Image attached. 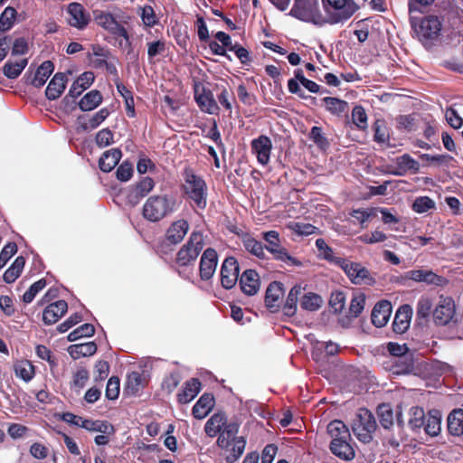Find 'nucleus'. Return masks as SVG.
<instances>
[{
    "mask_svg": "<svg viewBox=\"0 0 463 463\" xmlns=\"http://www.w3.org/2000/svg\"><path fill=\"white\" fill-rule=\"evenodd\" d=\"M455 303L449 297L439 298V303L433 311V317L436 324L447 325L454 317Z\"/></svg>",
    "mask_w": 463,
    "mask_h": 463,
    "instance_id": "nucleus-11",
    "label": "nucleus"
},
{
    "mask_svg": "<svg viewBox=\"0 0 463 463\" xmlns=\"http://www.w3.org/2000/svg\"><path fill=\"white\" fill-rule=\"evenodd\" d=\"M290 229L299 235H310L317 232L318 230L317 227L310 223L304 222H294L289 225Z\"/></svg>",
    "mask_w": 463,
    "mask_h": 463,
    "instance_id": "nucleus-61",
    "label": "nucleus"
},
{
    "mask_svg": "<svg viewBox=\"0 0 463 463\" xmlns=\"http://www.w3.org/2000/svg\"><path fill=\"white\" fill-rule=\"evenodd\" d=\"M119 379L116 376H112L109 379L106 387V397L109 400H115L119 394Z\"/></svg>",
    "mask_w": 463,
    "mask_h": 463,
    "instance_id": "nucleus-59",
    "label": "nucleus"
},
{
    "mask_svg": "<svg viewBox=\"0 0 463 463\" xmlns=\"http://www.w3.org/2000/svg\"><path fill=\"white\" fill-rule=\"evenodd\" d=\"M411 23L414 27L415 33H417L419 39L422 42L436 40L440 35L442 22L438 16H426L421 19L418 25L416 18L414 16H411Z\"/></svg>",
    "mask_w": 463,
    "mask_h": 463,
    "instance_id": "nucleus-8",
    "label": "nucleus"
},
{
    "mask_svg": "<svg viewBox=\"0 0 463 463\" xmlns=\"http://www.w3.org/2000/svg\"><path fill=\"white\" fill-rule=\"evenodd\" d=\"M352 119L354 124L359 129H365L367 128V115L365 110L361 106H355L352 111Z\"/></svg>",
    "mask_w": 463,
    "mask_h": 463,
    "instance_id": "nucleus-53",
    "label": "nucleus"
},
{
    "mask_svg": "<svg viewBox=\"0 0 463 463\" xmlns=\"http://www.w3.org/2000/svg\"><path fill=\"white\" fill-rule=\"evenodd\" d=\"M94 20L98 25L108 31L109 33L123 37L128 41V33L127 30L115 19L113 14L103 11L94 12Z\"/></svg>",
    "mask_w": 463,
    "mask_h": 463,
    "instance_id": "nucleus-10",
    "label": "nucleus"
},
{
    "mask_svg": "<svg viewBox=\"0 0 463 463\" xmlns=\"http://www.w3.org/2000/svg\"><path fill=\"white\" fill-rule=\"evenodd\" d=\"M155 186V183L150 177H144L138 183L136 184L133 188L131 194H129V198L135 203L139 201L140 198L145 197L147 194H149Z\"/></svg>",
    "mask_w": 463,
    "mask_h": 463,
    "instance_id": "nucleus-32",
    "label": "nucleus"
},
{
    "mask_svg": "<svg viewBox=\"0 0 463 463\" xmlns=\"http://www.w3.org/2000/svg\"><path fill=\"white\" fill-rule=\"evenodd\" d=\"M121 158V151L118 148H112L105 151L99 158V168L103 172H110Z\"/></svg>",
    "mask_w": 463,
    "mask_h": 463,
    "instance_id": "nucleus-31",
    "label": "nucleus"
},
{
    "mask_svg": "<svg viewBox=\"0 0 463 463\" xmlns=\"http://www.w3.org/2000/svg\"><path fill=\"white\" fill-rule=\"evenodd\" d=\"M448 430L454 436H459L463 433V410H454L449 415Z\"/></svg>",
    "mask_w": 463,
    "mask_h": 463,
    "instance_id": "nucleus-37",
    "label": "nucleus"
},
{
    "mask_svg": "<svg viewBox=\"0 0 463 463\" xmlns=\"http://www.w3.org/2000/svg\"><path fill=\"white\" fill-rule=\"evenodd\" d=\"M262 238L266 241L264 247L270 252L274 259L292 266L301 267L302 262L292 257L280 243L279 234L276 231H269L262 233Z\"/></svg>",
    "mask_w": 463,
    "mask_h": 463,
    "instance_id": "nucleus-6",
    "label": "nucleus"
},
{
    "mask_svg": "<svg viewBox=\"0 0 463 463\" xmlns=\"http://www.w3.org/2000/svg\"><path fill=\"white\" fill-rule=\"evenodd\" d=\"M435 202L428 196H420L412 203V210L418 213H424L434 209Z\"/></svg>",
    "mask_w": 463,
    "mask_h": 463,
    "instance_id": "nucleus-51",
    "label": "nucleus"
},
{
    "mask_svg": "<svg viewBox=\"0 0 463 463\" xmlns=\"http://www.w3.org/2000/svg\"><path fill=\"white\" fill-rule=\"evenodd\" d=\"M214 406V398L210 393L203 394L193 408V415L199 420L205 418Z\"/></svg>",
    "mask_w": 463,
    "mask_h": 463,
    "instance_id": "nucleus-27",
    "label": "nucleus"
},
{
    "mask_svg": "<svg viewBox=\"0 0 463 463\" xmlns=\"http://www.w3.org/2000/svg\"><path fill=\"white\" fill-rule=\"evenodd\" d=\"M317 257L330 263L338 265L343 258L335 255L333 249L322 238L316 241Z\"/></svg>",
    "mask_w": 463,
    "mask_h": 463,
    "instance_id": "nucleus-34",
    "label": "nucleus"
},
{
    "mask_svg": "<svg viewBox=\"0 0 463 463\" xmlns=\"http://www.w3.org/2000/svg\"><path fill=\"white\" fill-rule=\"evenodd\" d=\"M327 22L340 24L347 21L357 10L358 5L354 0H326Z\"/></svg>",
    "mask_w": 463,
    "mask_h": 463,
    "instance_id": "nucleus-7",
    "label": "nucleus"
},
{
    "mask_svg": "<svg viewBox=\"0 0 463 463\" xmlns=\"http://www.w3.org/2000/svg\"><path fill=\"white\" fill-rule=\"evenodd\" d=\"M89 380V372L85 368H80L73 375L72 386L78 390L82 389Z\"/></svg>",
    "mask_w": 463,
    "mask_h": 463,
    "instance_id": "nucleus-64",
    "label": "nucleus"
},
{
    "mask_svg": "<svg viewBox=\"0 0 463 463\" xmlns=\"http://www.w3.org/2000/svg\"><path fill=\"white\" fill-rule=\"evenodd\" d=\"M14 373L17 377L29 382L34 375V368L30 362L24 360L14 364Z\"/></svg>",
    "mask_w": 463,
    "mask_h": 463,
    "instance_id": "nucleus-47",
    "label": "nucleus"
},
{
    "mask_svg": "<svg viewBox=\"0 0 463 463\" xmlns=\"http://www.w3.org/2000/svg\"><path fill=\"white\" fill-rule=\"evenodd\" d=\"M195 100L201 109L206 113L215 114L219 109L213 93L203 88H202L200 92L199 87H195Z\"/></svg>",
    "mask_w": 463,
    "mask_h": 463,
    "instance_id": "nucleus-22",
    "label": "nucleus"
},
{
    "mask_svg": "<svg viewBox=\"0 0 463 463\" xmlns=\"http://www.w3.org/2000/svg\"><path fill=\"white\" fill-rule=\"evenodd\" d=\"M97 351V345L94 342L71 345L68 347V352L73 359H79L81 356H90Z\"/></svg>",
    "mask_w": 463,
    "mask_h": 463,
    "instance_id": "nucleus-35",
    "label": "nucleus"
},
{
    "mask_svg": "<svg viewBox=\"0 0 463 463\" xmlns=\"http://www.w3.org/2000/svg\"><path fill=\"white\" fill-rule=\"evenodd\" d=\"M189 223L184 219L173 222L165 233V242L169 245H177L183 241L189 231Z\"/></svg>",
    "mask_w": 463,
    "mask_h": 463,
    "instance_id": "nucleus-13",
    "label": "nucleus"
},
{
    "mask_svg": "<svg viewBox=\"0 0 463 463\" xmlns=\"http://www.w3.org/2000/svg\"><path fill=\"white\" fill-rule=\"evenodd\" d=\"M327 431L332 438L331 442H335V439H350V432L348 428L341 420H335L331 421L327 426Z\"/></svg>",
    "mask_w": 463,
    "mask_h": 463,
    "instance_id": "nucleus-38",
    "label": "nucleus"
},
{
    "mask_svg": "<svg viewBox=\"0 0 463 463\" xmlns=\"http://www.w3.org/2000/svg\"><path fill=\"white\" fill-rule=\"evenodd\" d=\"M386 368L393 374H408L414 369V360L412 354H405L400 357H390L386 363Z\"/></svg>",
    "mask_w": 463,
    "mask_h": 463,
    "instance_id": "nucleus-19",
    "label": "nucleus"
},
{
    "mask_svg": "<svg viewBox=\"0 0 463 463\" xmlns=\"http://www.w3.org/2000/svg\"><path fill=\"white\" fill-rule=\"evenodd\" d=\"M412 309L409 305L402 306L396 312L392 327L394 332L403 334L410 326Z\"/></svg>",
    "mask_w": 463,
    "mask_h": 463,
    "instance_id": "nucleus-24",
    "label": "nucleus"
},
{
    "mask_svg": "<svg viewBox=\"0 0 463 463\" xmlns=\"http://www.w3.org/2000/svg\"><path fill=\"white\" fill-rule=\"evenodd\" d=\"M341 267L351 281L354 284H362L369 279V271L363 267L360 263L351 262L347 260L342 259L337 265Z\"/></svg>",
    "mask_w": 463,
    "mask_h": 463,
    "instance_id": "nucleus-16",
    "label": "nucleus"
},
{
    "mask_svg": "<svg viewBox=\"0 0 463 463\" xmlns=\"http://www.w3.org/2000/svg\"><path fill=\"white\" fill-rule=\"evenodd\" d=\"M240 422L235 420L228 421L226 414L223 412L214 413L206 421L204 431L209 437L217 439V445L226 450L228 455L227 461H236L244 452L246 440L242 436H237L240 429Z\"/></svg>",
    "mask_w": 463,
    "mask_h": 463,
    "instance_id": "nucleus-1",
    "label": "nucleus"
},
{
    "mask_svg": "<svg viewBox=\"0 0 463 463\" xmlns=\"http://www.w3.org/2000/svg\"><path fill=\"white\" fill-rule=\"evenodd\" d=\"M323 101L326 109L334 114L345 112L348 108L347 102L336 98L326 97L323 99Z\"/></svg>",
    "mask_w": 463,
    "mask_h": 463,
    "instance_id": "nucleus-50",
    "label": "nucleus"
},
{
    "mask_svg": "<svg viewBox=\"0 0 463 463\" xmlns=\"http://www.w3.org/2000/svg\"><path fill=\"white\" fill-rule=\"evenodd\" d=\"M243 245L246 250L252 255L256 256L259 259H265L266 253H265V248L262 245V243L256 239L246 236L243 239Z\"/></svg>",
    "mask_w": 463,
    "mask_h": 463,
    "instance_id": "nucleus-44",
    "label": "nucleus"
},
{
    "mask_svg": "<svg viewBox=\"0 0 463 463\" xmlns=\"http://www.w3.org/2000/svg\"><path fill=\"white\" fill-rule=\"evenodd\" d=\"M67 83L65 73L57 72L49 82L45 96L50 100L57 99L64 91Z\"/></svg>",
    "mask_w": 463,
    "mask_h": 463,
    "instance_id": "nucleus-23",
    "label": "nucleus"
},
{
    "mask_svg": "<svg viewBox=\"0 0 463 463\" xmlns=\"http://www.w3.org/2000/svg\"><path fill=\"white\" fill-rule=\"evenodd\" d=\"M290 14L306 22L314 24L322 22L317 0H295Z\"/></svg>",
    "mask_w": 463,
    "mask_h": 463,
    "instance_id": "nucleus-9",
    "label": "nucleus"
},
{
    "mask_svg": "<svg viewBox=\"0 0 463 463\" xmlns=\"http://www.w3.org/2000/svg\"><path fill=\"white\" fill-rule=\"evenodd\" d=\"M239 264L233 257L224 260L221 267V282L223 288L230 289L233 288L239 279Z\"/></svg>",
    "mask_w": 463,
    "mask_h": 463,
    "instance_id": "nucleus-12",
    "label": "nucleus"
},
{
    "mask_svg": "<svg viewBox=\"0 0 463 463\" xmlns=\"http://www.w3.org/2000/svg\"><path fill=\"white\" fill-rule=\"evenodd\" d=\"M432 302L429 298L422 297L417 303V317L420 318H426L431 310Z\"/></svg>",
    "mask_w": 463,
    "mask_h": 463,
    "instance_id": "nucleus-62",
    "label": "nucleus"
},
{
    "mask_svg": "<svg viewBox=\"0 0 463 463\" xmlns=\"http://www.w3.org/2000/svg\"><path fill=\"white\" fill-rule=\"evenodd\" d=\"M28 63L27 59L23 58L15 61H8L3 67V72L8 79L17 78Z\"/></svg>",
    "mask_w": 463,
    "mask_h": 463,
    "instance_id": "nucleus-43",
    "label": "nucleus"
},
{
    "mask_svg": "<svg viewBox=\"0 0 463 463\" xmlns=\"http://www.w3.org/2000/svg\"><path fill=\"white\" fill-rule=\"evenodd\" d=\"M350 439H335L331 442L330 449L334 455L345 460H351L354 458V450L349 444Z\"/></svg>",
    "mask_w": 463,
    "mask_h": 463,
    "instance_id": "nucleus-30",
    "label": "nucleus"
},
{
    "mask_svg": "<svg viewBox=\"0 0 463 463\" xmlns=\"http://www.w3.org/2000/svg\"><path fill=\"white\" fill-rule=\"evenodd\" d=\"M283 295L284 289L282 284L278 281L271 282L266 290V307L272 310L278 308L280 305Z\"/></svg>",
    "mask_w": 463,
    "mask_h": 463,
    "instance_id": "nucleus-25",
    "label": "nucleus"
},
{
    "mask_svg": "<svg viewBox=\"0 0 463 463\" xmlns=\"http://www.w3.org/2000/svg\"><path fill=\"white\" fill-rule=\"evenodd\" d=\"M302 292L300 286H294L287 297L286 302L283 306V312L288 317H292L296 314L298 296Z\"/></svg>",
    "mask_w": 463,
    "mask_h": 463,
    "instance_id": "nucleus-39",
    "label": "nucleus"
},
{
    "mask_svg": "<svg viewBox=\"0 0 463 463\" xmlns=\"http://www.w3.org/2000/svg\"><path fill=\"white\" fill-rule=\"evenodd\" d=\"M426 417L422 408L419 406L411 407L410 410L409 426L413 430L420 429L424 425Z\"/></svg>",
    "mask_w": 463,
    "mask_h": 463,
    "instance_id": "nucleus-46",
    "label": "nucleus"
},
{
    "mask_svg": "<svg viewBox=\"0 0 463 463\" xmlns=\"http://www.w3.org/2000/svg\"><path fill=\"white\" fill-rule=\"evenodd\" d=\"M109 116V111L107 109H101L98 112H96L90 118H89L86 122L83 123L82 127L84 129H93L96 128L105 118Z\"/></svg>",
    "mask_w": 463,
    "mask_h": 463,
    "instance_id": "nucleus-54",
    "label": "nucleus"
},
{
    "mask_svg": "<svg viewBox=\"0 0 463 463\" xmlns=\"http://www.w3.org/2000/svg\"><path fill=\"white\" fill-rule=\"evenodd\" d=\"M345 296L341 291L333 292L330 296L329 305L335 313H340L345 307Z\"/></svg>",
    "mask_w": 463,
    "mask_h": 463,
    "instance_id": "nucleus-56",
    "label": "nucleus"
},
{
    "mask_svg": "<svg viewBox=\"0 0 463 463\" xmlns=\"http://www.w3.org/2000/svg\"><path fill=\"white\" fill-rule=\"evenodd\" d=\"M204 246L203 234L198 231H194L187 242L178 250L175 262L179 266H188L193 264L197 259L199 253Z\"/></svg>",
    "mask_w": 463,
    "mask_h": 463,
    "instance_id": "nucleus-5",
    "label": "nucleus"
},
{
    "mask_svg": "<svg viewBox=\"0 0 463 463\" xmlns=\"http://www.w3.org/2000/svg\"><path fill=\"white\" fill-rule=\"evenodd\" d=\"M377 413L380 424L384 429H390L393 424V411L389 404H381L378 406Z\"/></svg>",
    "mask_w": 463,
    "mask_h": 463,
    "instance_id": "nucleus-48",
    "label": "nucleus"
},
{
    "mask_svg": "<svg viewBox=\"0 0 463 463\" xmlns=\"http://www.w3.org/2000/svg\"><path fill=\"white\" fill-rule=\"evenodd\" d=\"M94 79L95 77L93 72H83L71 86L69 90V96L72 98L79 97L85 90H87L93 83Z\"/></svg>",
    "mask_w": 463,
    "mask_h": 463,
    "instance_id": "nucleus-28",
    "label": "nucleus"
},
{
    "mask_svg": "<svg viewBox=\"0 0 463 463\" xmlns=\"http://www.w3.org/2000/svg\"><path fill=\"white\" fill-rule=\"evenodd\" d=\"M46 286L45 279H42L34 282L30 288L23 295V300L24 303H31L36 294L41 291Z\"/></svg>",
    "mask_w": 463,
    "mask_h": 463,
    "instance_id": "nucleus-57",
    "label": "nucleus"
},
{
    "mask_svg": "<svg viewBox=\"0 0 463 463\" xmlns=\"http://www.w3.org/2000/svg\"><path fill=\"white\" fill-rule=\"evenodd\" d=\"M175 202L167 195L149 197L143 205V216L149 222H158L174 212Z\"/></svg>",
    "mask_w": 463,
    "mask_h": 463,
    "instance_id": "nucleus-2",
    "label": "nucleus"
},
{
    "mask_svg": "<svg viewBox=\"0 0 463 463\" xmlns=\"http://www.w3.org/2000/svg\"><path fill=\"white\" fill-rule=\"evenodd\" d=\"M387 235L379 230H375L371 233H365L358 238V240L366 244H374L386 241Z\"/></svg>",
    "mask_w": 463,
    "mask_h": 463,
    "instance_id": "nucleus-55",
    "label": "nucleus"
},
{
    "mask_svg": "<svg viewBox=\"0 0 463 463\" xmlns=\"http://www.w3.org/2000/svg\"><path fill=\"white\" fill-rule=\"evenodd\" d=\"M142 21L146 26L152 27L156 23V16L152 6L145 5L139 8Z\"/></svg>",
    "mask_w": 463,
    "mask_h": 463,
    "instance_id": "nucleus-58",
    "label": "nucleus"
},
{
    "mask_svg": "<svg viewBox=\"0 0 463 463\" xmlns=\"http://www.w3.org/2000/svg\"><path fill=\"white\" fill-rule=\"evenodd\" d=\"M67 12L69 14L68 23L70 25L77 29H84L89 22L90 15L86 13L84 7L79 3H71L68 5Z\"/></svg>",
    "mask_w": 463,
    "mask_h": 463,
    "instance_id": "nucleus-17",
    "label": "nucleus"
},
{
    "mask_svg": "<svg viewBox=\"0 0 463 463\" xmlns=\"http://www.w3.org/2000/svg\"><path fill=\"white\" fill-rule=\"evenodd\" d=\"M53 70L54 66L51 61H43L37 69L34 77L32 80V84L36 88L43 86Z\"/></svg>",
    "mask_w": 463,
    "mask_h": 463,
    "instance_id": "nucleus-36",
    "label": "nucleus"
},
{
    "mask_svg": "<svg viewBox=\"0 0 463 463\" xmlns=\"http://www.w3.org/2000/svg\"><path fill=\"white\" fill-rule=\"evenodd\" d=\"M239 284L244 294L253 296L260 288V275L254 269H246L241 275Z\"/></svg>",
    "mask_w": 463,
    "mask_h": 463,
    "instance_id": "nucleus-18",
    "label": "nucleus"
},
{
    "mask_svg": "<svg viewBox=\"0 0 463 463\" xmlns=\"http://www.w3.org/2000/svg\"><path fill=\"white\" fill-rule=\"evenodd\" d=\"M424 430L430 437H436L441 430V413L439 410H430L424 422Z\"/></svg>",
    "mask_w": 463,
    "mask_h": 463,
    "instance_id": "nucleus-29",
    "label": "nucleus"
},
{
    "mask_svg": "<svg viewBox=\"0 0 463 463\" xmlns=\"http://www.w3.org/2000/svg\"><path fill=\"white\" fill-rule=\"evenodd\" d=\"M184 188L185 194L194 203L196 207L199 209L205 208L207 203L205 182L190 169L184 171Z\"/></svg>",
    "mask_w": 463,
    "mask_h": 463,
    "instance_id": "nucleus-3",
    "label": "nucleus"
},
{
    "mask_svg": "<svg viewBox=\"0 0 463 463\" xmlns=\"http://www.w3.org/2000/svg\"><path fill=\"white\" fill-rule=\"evenodd\" d=\"M102 101V96L98 90H91L85 94L79 102V107L83 111L96 109Z\"/></svg>",
    "mask_w": 463,
    "mask_h": 463,
    "instance_id": "nucleus-42",
    "label": "nucleus"
},
{
    "mask_svg": "<svg viewBox=\"0 0 463 463\" xmlns=\"http://www.w3.org/2000/svg\"><path fill=\"white\" fill-rule=\"evenodd\" d=\"M375 429L376 421L373 413L367 409H359L352 423L353 432L357 439L364 443H369Z\"/></svg>",
    "mask_w": 463,
    "mask_h": 463,
    "instance_id": "nucleus-4",
    "label": "nucleus"
},
{
    "mask_svg": "<svg viewBox=\"0 0 463 463\" xmlns=\"http://www.w3.org/2000/svg\"><path fill=\"white\" fill-rule=\"evenodd\" d=\"M81 428L89 431L100 432L104 434L114 433L113 426L105 420H92L84 419V421H81Z\"/></svg>",
    "mask_w": 463,
    "mask_h": 463,
    "instance_id": "nucleus-41",
    "label": "nucleus"
},
{
    "mask_svg": "<svg viewBox=\"0 0 463 463\" xmlns=\"http://www.w3.org/2000/svg\"><path fill=\"white\" fill-rule=\"evenodd\" d=\"M24 264V257H17L12 266L5 272L4 280L6 283H13L20 276Z\"/></svg>",
    "mask_w": 463,
    "mask_h": 463,
    "instance_id": "nucleus-45",
    "label": "nucleus"
},
{
    "mask_svg": "<svg viewBox=\"0 0 463 463\" xmlns=\"http://www.w3.org/2000/svg\"><path fill=\"white\" fill-rule=\"evenodd\" d=\"M252 153L256 156L259 164L267 165L269 162L272 142L267 136H260L250 143Z\"/></svg>",
    "mask_w": 463,
    "mask_h": 463,
    "instance_id": "nucleus-14",
    "label": "nucleus"
},
{
    "mask_svg": "<svg viewBox=\"0 0 463 463\" xmlns=\"http://www.w3.org/2000/svg\"><path fill=\"white\" fill-rule=\"evenodd\" d=\"M68 309V305L64 300H58L50 304L43 313V320L46 325L56 323Z\"/></svg>",
    "mask_w": 463,
    "mask_h": 463,
    "instance_id": "nucleus-21",
    "label": "nucleus"
},
{
    "mask_svg": "<svg viewBox=\"0 0 463 463\" xmlns=\"http://www.w3.org/2000/svg\"><path fill=\"white\" fill-rule=\"evenodd\" d=\"M391 314V303L387 300L380 301L372 311V323L377 327H383L389 321Z\"/></svg>",
    "mask_w": 463,
    "mask_h": 463,
    "instance_id": "nucleus-20",
    "label": "nucleus"
},
{
    "mask_svg": "<svg viewBox=\"0 0 463 463\" xmlns=\"http://www.w3.org/2000/svg\"><path fill=\"white\" fill-rule=\"evenodd\" d=\"M365 298L364 295H358L353 298L350 307L349 313L353 317H358L364 307Z\"/></svg>",
    "mask_w": 463,
    "mask_h": 463,
    "instance_id": "nucleus-60",
    "label": "nucleus"
},
{
    "mask_svg": "<svg viewBox=\"0 0 463 463\" xmlns=\"http://www.w3.org/2000/svg\"><path fill=\"white\" fill-rule=\"evenodd\" d=\"M395 162L396 170L393 174L396 175H403L408 171L417 172L419 170V163L408 154L397 157Z\"/></svg>",
    "mask_w": 463,
    "mask_h": 463,
    "instance_id": "nucleus-33",
    "label": "nucleus"
},
{
    "mask_svg": "<svg viewBox=\"0 0 463 463\" xmlns=\"http://www.w3.org/2000/svg\"><path fill=\"white\" fill-rule=\"evenodd\" d=\"M180 381V375L176 373H172L169 375L165 376V378L164 379L162 383V388L168 393H171L178 386Z\"/></svg>",
    "mask_w": 463,
    "mask_h": 463,
    "instance_id": "nucleus-63",
    "label": "nucleus"
},
{
    "mask_svg": "<svg viewBox=\"0 0 463 463\" xmlns=\"http://www.w3.org/2000/svg\"><path fill=\"white\" fill-rule=\"evenodd\" d=\"M16 11L13 7H6L0 16V31H8L14 24Z\"/></svg>",
    "mask_w": 463,
    "mask_h": 463,
    "instance_id": "nucleus-52",
    "label": "nucleus"
},
{
    "mask_svg": "<svg viewBox=\"0 0 463 463\" xmlns=\"http://www.w3.org/2000/svg\"><path fill=\"white\" fill-rule=\"evenodd\" d=\"M323 303L321 297L315 293H308L303 296L300 301V307L303 309L315 311L318 309Z\"/></svg>",
    "mask_w": 463,
    "mask_h": 463,
    "instance_id": "nucleus-49",
    "label": "nucleus"
},
{
    "mask_svg": "<svg viewBox=\"0 0 463 463\" xmlns=\"http://www.w3.org/2000/svg\"><path fill=\"white\" fill-rule=\"evenodd\" d=\"M201 390V383L196 378L187 381L181 392L177 394V400L180 403H188L198 394Z\"/></svg>",
    "mask_w": 463,
    "mask_h": 463,
    "instance_id": "nucleus-26",
    "label": "nucleus"
},
{
    "mask_svg": "<svg viewBox=\"0 0 463 463\" xmlns=\"http://www.w3.org/2000/svg\"><path fill=\"white\" fill-rule=\"evenodd\" d=\"M407 278L417 282H426L428 284H438L439 280V276L427 269L410 270L407 273Z\"/></svg>",
    "mask_w": 463,
    "mask_h": 463,
    "instance_id": "nucleus-40",
    "label": "nucleus"
},
{
    "mask_svg": "<svg viewBox=\"0 0 463 463\" xmlns=\"http://www.w3.org/2000/svg\"><path fill=\"white\" fill-rule=\"evenodd\" d=\"M218 255L214 249H206L200 260V277L203 280L210 279L215 273Z\"/></svg>",
    "mask_w": 463,
    "mask_h": 463,
    "instance_id": "nucleus-15",
    "label": "nucleus"
}]
</instances>
